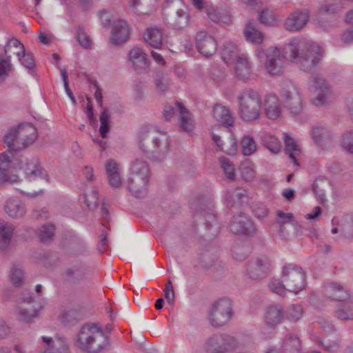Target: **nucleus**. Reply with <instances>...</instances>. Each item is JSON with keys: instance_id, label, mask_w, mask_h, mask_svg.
Wrapping results in <instances>:
<instances>
[{"instance_id": "50", "label": "nucleus", "mask_w": 353, "mask_h": 353, "mask_svg": "<svg viewBox=\"0 0 353 353\" xmlns=\"http://www.w3.org/2000/svg\"><path fill=\"white\" fill-rule=\"evenodd\" d=\"M53 343L51 350H46L39 353H70L68 345L65 339H59Z\"/></svg>"}, {"instance_id": "28", "label": "nucleus", "mask_w": 353, "mask_h": 353, "mask_svg": "<svg viewBox=\"0 0 353 353\" xmlns=\"http://www.w3.org/2000/svg\"><path fill=\"white\" fill-rule=\"evenodd\" d=\"M128 190L137 198L144 196L148 183V178H127L125 181Z\"/></svg>"}, {"instance_id": "57", "label": "nucleus", "mask_w": 353, "mask_h": 353, "mask_svg": "<svg viewBox=\"0 0 353 353\" xmlns=\"http://www.w3.org/2000/svg\"><path fill=\"white\" fill-rule=\"evenodd\" d=\"M337 318L341 320L353 319V305L347 304L336 312Z\"/></svg>"}, {"instance_id": "44", "label": "nucleus", "mask_w": 353, "mask_h": 353, "mask_svg": "<svg viewBox=\"0 0 353 353\" xmlns=\"http://www.w3.org/2000/svg\"><path fill=\"white\" fill-rule=\"evenodd\" d=\"M130 172L132 175L137 176H148L149 173L148 165L145 161L136 159L132 163Z\"/></svg>"}, {"instance_id": "60", "label": "nucleus", "mask_w": 353, "mask_h": 353, "mask_svg": "<svg viewBox=\"0 0 353 353\" xmlns=\"http://www.w3.org/2000/svg\"><path fill=\"white\" fill-rule=\"evenodd\" d=\"M248 248L236 245L232 249V255L236 261H243L248 256Z\"/></svg>"}, {"instance_id": "18", "label": "nucleus", "mask_w": 353, "mask_h": 353, "mask_svg": "<svg viewBox=\"0 0 353 353\" xmlns=\"http://www.w3.org/2000/svg\"><path fill=\"white\" fill-rule=\"evenodd\" d=\"M323 294L328 299L336 301H345L350 298L348 290L337 282H330L323 287Z\"/></svg>"}, {"instance_id": "17", "label": "nucleus", "mask_w": 353, "mask_h": 353, "mask_svg": "<svg viewBox=\"0 0 353 353\" xmlns=\"http://www.w3.org/2000/svg\"><path fill=\"white\" fill-rule=\"evenodd\" d=\"M312 137L316 144L323 150L330 149L334 141V135L328 128L323 126H314Z\"/></svg>"}, {"instance_id": "59", "label": "nucleus", "mask_w": 353, "mask_h": 353, "mask_svg": "<svg viewBox=\"0 0 353 353\" xmlns=\"http://www.w3.org/2000/svg\"><path fill=\"white\" fill-rule=\"evenodd\" d=\"M154 83L157 89L160 92H164L167 90L168 83L165 78V74L163 72L159 71L157 73L154 77Z\"/></svg>"}, {"instance_id": "29", "label": "nucleus", "mask_w": 353, "mask_h": 353, "mask_svg": "<svg viewBox=\"0 0 353 353\" xmlns=\"http://www.w3.org/2000/svg\"><path fill=\"white\" fill-rule=\"evenodd\" d=\"M265 115L270 119H276L281 114L280 103L275 94H268L264 101Z\"/></svg>"}, {"instance_id": "20", "label": "nucleus", "mask_w": 353, "mask_h": 353, "mask_svg": "<svg viewBox=\"0 0 353 353\" xmlns=\"http://www.w3.org/2000/svg\"><path fill=\"white\" fill-rule=\"evenodd\" d=\"M128 56L134 69L137 72H141L148 68L149 61L143 49L134 47L130 50Z\"/></svg>"}, {"instance_id": "64", "label": "nucleus", "mask_w": 353, "mask_h": 353, "mask_svg": "<svg viewBox=\"0 0 353 353\" xmlns=\"http://www.w3.org/2000/svg\"><path fill=\"white\" fill-rule=\"evenodd\" d=\"M327 173L331 175H339L342 174L343 166L337 161H330L326 165Z\"/></svg>"}, {"instance_id": "2", "label": "nucleus", "mask_w": 353, "mask_h": 353, "mask_svg": "<svg viewBox=\"0 0 353 353\" xmlns=\"http://www.w3.org/2000/svg\"><path fill=\"white\" fill-rule=\"evenodd\" d=\"M74 345L86 353H101L110 345L109 338L97 323L83 325L74 340Z\"/></svg>"}, {"instance_id": "49", "label": "nucleus", "mask_w": 353, "mask_h": 353, "mask_svg": "<svg viewBox=\"0 0 353 353\" xmlns=\"http://www.w3.org/2000/svg\"><path fill=\"white\" fill-rule=\"evenodd\" d=\"M84 199L88 208L94 210L98 206V193L96 190L85 189Z\"/></svg>"}, {"instance_id": "4", "label": "nucleus", "mask_w": 353, "mask_h": 353, "mask_svg": "<svg viewBox=\"0 0 353 353\" xmlns=\"http://www.w3.org/2000/svg\"><path fill=\"white\" fill-rule=\"evenodd\" d=\"M37 129L30 123L19 124L4 136V143L10 151H19L32 145L37 139Z\"/></svg>"}, {"instance_id": "38", "label": "nucleus", "mask_w": 353, "mask_h": 353, "mask_svg": "<svg viewBox=\"0 0 353 353\" xmlns=\"http://www.w3.org/2000/svg\"><path fill=\"white\" fill-rule=\"evenodd\" d=\"M180 112V127L185 132H190L193 130L194 124L190 113L179 103H176Z\"/></svg>"}, {"instance_id": "43", "label": "nucleus", "mask_w": 353, "mask_h": 353, "mask_svg": "<svg viewBox=\"0 0 353 353\" xmlns=\"http://www.w3.org/2000/svg\"><path fill=\"white\" fill-rule=\"evenodd\" d=\"M26 174L33 176L47 175L37 159H32L27 163Z\"/></svg>"}, {"instance_id": "10", "label": "nucleus", "mask_w": 353, "mask_h": 353, "mask_svg": "<svg viewBox=\"0 0 353 353\" xmlns=\"http://www.w3.org/2000/svg\"><path fill=\"white\" fill-rule=\"evenodd\" d=\"M42 307L41 303L37 301L30 294H23L18 301L17 319L22 322H31L37 316L39 311Z\"/></svg>"}, {"instance_id": "24", "label": "nucleus", "mask_w": 353, "mask_h": 353, "mask_svg": "<svg viewBox=\"0 0 353 353\" xmlns=\"http://www.w3.org/2000/svg\"><path fill=\"white\" fill-rule=\"evenodd\" d=\"M308 21V14L305 12L295 11L285 21L286 30L294 32L303 28Z\"/></svg>"}, {"instance_id": "52", "label": "nucleus", "mask_w": 353, "mask_h": 353, "mask_svg": "<svg viewBox=\"0 0 353 353\" xmlns=\"http://www.w3.org/2000/svg\"><path fill=\"white\" fill-rule=\"evenodd\" d=\"M12 65L10 61V58L6 56V59L0 57V81H3L8 76H9L12 71Z\"/></svg>"}, {"instance_id": "19", "label": "nucleus", "mask_w": 353, "mask_h": 353, "mask_svg": "<svg viewBox=\"0 0 353 353\" xmlns=\"http://www.w3.org/2000/svg\"><path fill=\"white\" fill-rule=\"evenodd\" d=\"M283 135L285 145L284 152L294 165L299 167V160L301 157V147L296 139L291 135L287 133H283Z\"/></svg>"}, {"instance_id": "32", "label": "nucleus", "mask_w": 353, "mask_h": 353, "mask_svg": "<svg viewBox=\"0 0 353 353\" xmlns=\"http://www.w3.org/2000/svg\"><path fill=\"white\" fill-rule=\"evenodd\" d=\"M14 228L10 223L0 219V250L7 251L10 245Z\"/></svg>"}, {"instance_id": "11", "label": "nucleus", "mask_w": 353, "mask_h": 353, "mask_svg": "<svg viewBox=\"0 0 353 353\" xmlns=\"http://www.w3.org/2000/svg\"><path fill=\"white\" fill-rule=\"evenodd\" d=\"M232 317L231 301L222 299L215 302L209 313V320L212 326L221 327L225 324Z\"/></svg>"}, {"instance_id": "33", "label": "nucleus", "mask_w": 353, "mask_h": 353, "mask_svg": "<svg viewBox=\"0 0 353 353\" xmlns=\"http://www.w3.org/2000/svg\"><path fill=\"white\" fill-rule=\"evenodd\" d=\"M212 117L216 121L225 126H231L234 123L230 110L219 104L213 107Z\"/></svg>"}, {"instance_id": "22", "label": "nucleus", "mask_w": 353, "mask_h": 353, "mask_svg": "<svg viewBox=\"0 0 353 353\" xmlns=\"http://www.w3.org/2000/svg\"><path fill=\"white\" fill-rule=\"evenodd\" d=\"M129 26L124 20H117L114 22L111 34V41L115 45L126 41L129 38Z\"/></svg>"}, {"instance_id": "58", "label": "nucleus", "mask_w": 353, "mask_h": 353, "mask_svg": "<svg viewBox=\"0 0 353 353\" xmlns=\"http://www.w3.org/2000/svg\"><path fill=\"white\" fill-rule=\"evenodd\" d=\"M76 38L81 47L85 49L91 48L92 42L89 36L80 27L77 28Z\"/></svg>"}, {"instance_id": "61", "label": "nucleus", "mask_w": 353, "mask_h": 353, "mask_svg": "<svg viewBox=\"0 0 353 353\" xmlns=\"http://www.w3.org/2000/svg\"><path fill=\"white\" fill-rule=\"evenodd\" d=\"M241 176H252L256 174L254 165L250 161L241 164Z\"/></svg>"}, {"instance_id": "12", "label": "nucleus", "mask_w": 353, "mask_h": 353, "mask_svg": "<svg viewBox=\"0 0 353 353\" xmlns=\"http://www.w3.org/2000/svg\"><path fill=\"white\" fill-rule=\"evenodd\" d=\"M272 270L270 260L265 256L252 259L247 265L246 272L252 279H261L269 275Z\"/></svg>"}, {"instance_id": "39", "label": "nucleus", "mask_w": 353, "mask_h": 353, "mask_svg": "<svg viewBox=\"0 0 353 353\" xmlns=\"http://www.w3.org/2000/svg\"><path fill=\"white\" fill-rule=\"evenodd\" d=\"M221 56L223 59L228 63L233 60H236L238 57H241V54H239V49L235 43L228 42L223 46Z\"/></svg>"}, {"instance_id": "30", "label": "nucleus", "mask_w": 353, "mask_h": 353, "mask_svg": "<svg viewBox=\"0 0 353 353\" xmlns=\"http://www.w3.org/2000/svg\"><path fill=\"white\" fill-rule=\"evenodd\" d=\"M234 74L236 77L243 81L250 79L251 75V65L246 55L241 54L236 60L234 67Z\"/></svg>"}, {"instance_id": "55", "label": "nucleus", "mask_w": 353, "mask_h": 353, "mask_svg": "<svg viewBox=\"0 0 353 353\" xmlns=\"http://www.w3.org/2000/svg\"><path fill=\"white\" fill-rule=\"evenodd\" d=\"M341 145L345 151L353 154V131H348L343 134Z\"/></svg>"}, {"instance_id": "14", "label": "nucleus", "mask_w": 353, "mask_h": 353, "mask_svg": "<svg viewBox=\"0 0 353 353\" xmlns=\"http://www.w3.org/2000/svg\"><path fill=\"white\" fill-rule=\"evenodd\" d=\"M12 48L18 50L14 51L13 54L17 56L19 61L25 68L30 70L34 68L35 64L33 57L30 54H26L24 46L15 38H12L7 41L4 47V54L10 58L8 54L12 52L11 48Z\"/></svg>"}, {"instance_id": "7", "label": "nucleus", "mask_w": 353, "mask_h": 353, "mask_svg": "<svg viewBox=\"0 0 353 353\" xmlns=\"http://www.w3.org/2000/svg\"><path fill=\"white\" fill-rule=\"evenodd\" d=\"M281 279L287 290L294 294L299 293L306 285L305 273L300 266L293 263L283 267Z\"/></svg>"}, {"instance_id": "8", "label": "nucleus", "mask_w": 353, "mask_h": 353, "mask_svg": "<svg viewBox=\"0 0 353 353\" xmlns=\"http://www.w3.org/2000/svg\"><path fill=\"white\" fill-rule=\"evenodd\" d=\"M310 90L313 93L312 103L318 107L327 105L331 99L332 90L329 83L320 75L311 77Z\"/></svg>"}, {"instance_id": "13", "label": "nucleus", "mask_w": 353, "mask_h": 353, "mask_svg": "<svg viewBox=\"0 0 353 353\" xmlns=\"http://www.w3.org/2000/svg\"><path fill=\"white\" fill-rule=\"evenodd\" d=\"M265 68L272 75H279L284 71L285 57L277 47H270L267 49Z\"/></svg>"}, {"instance_id": "31", "label": "nucleus", "mask_w": 353, "mask_h": 353, "mask_svg": "<svg viewBox=\"0 0 353 353\" xmlns=\"http://www.w3.org/2000/svg\"><path fill=\"white\" fill-rule=\"evenodd\" d=\"M86 277L84 266L80 263L72 265L65 272V278L70 283H78Z\"/></svg>"}, {"instance_id": "45", "label": "nucleus", "mask_w": 353, "mask_h": 353, "mask_svg": "<svg viewBox=\"0 0 353 353\" xmlns=\"http://www.w3.org/2000/svg\"><path fill=\"white\" fill-rule=\"evenodd\" d=\"M259 19L261 23L268 26H274L279 21L276 15L268 9L263 10L259 13Z\"/></svg>"}, {"instance_id": "6", "label": "nucleus", "mask_w": 353, "mask_h": 353, "mask_svg": "<svg viewBox=\"0 0 353 353\" xmlns=\"http://www.w3.org/2000/svg\"><path fill=\"white\" fill-rule=\"evenodd\" d=\"M283 108L292 115L299 114L303 110L300 88L292 81H285L281 90Z\"/></svg>"}, {"instance_id": "36", "label": "nucleus", "mask_w": 353, "mask_h": 353, "mask_svg": "<svg viewBox=\"0 0 353 353\" xmlns=\"http://www.w3.org/2000/svg\"><path fill=\"white\" fill-rule=\"evenodd\" d=\"M261 140L262 145L272 154H277L281 151V142L272 134L263 132L261 137Z\"/></svg>"}, {"instance_id": "40", "label": "nucleus", "mask_w": 353, "mask_h": 353, "mask_svg": "<svg viewBox=\"0 0 353 353\" xmlns=\"http://www.w3.org/2000/svg\"><path fill=\"white\" fill-rule=\"evenodd\" d=\"M207 14L212 21L221 25L228 24L231 21L230 17L225 12H221L213 8L208 10Z\"/></svg>"}, {"instance_id": "5", "label": "nucleus", "mask_w": 353, "mask_h": 353, "mask_svg": "<svg viewBox=\"0 0 353 353\" xmlns=\"http://www.w3.org/2000/svg\"><path fill=\"white\" fill-rule=\"evenodd\" d=\"M239 113L245 121H252L259 118L261 99L259 94L252 89L242 91L237 97Z\"/></svg>"}, {"instance_id": "23", "label": "nucleus", "mask_w": 353, "mask_h": 353, "mask_svg": "<svg viewBox=\"0 0 353 353\" xmlns=\"http://www.w3.org/2000/svg\"><path fill=\"white\" fill-rule=\"evenodd\" d=\"M212 137L217 147L228 155H234L237 151V144L233 135L230 134L223 139L219 134L212 132Z\"/></svg>"}, {"instance_id": "46", "label": "nucleus", "mask_w": 353, "mask_h": 353, "mask_svg": "<svg viewBox=\"0 0 353 353\" xmlns=\"http://www.w3.org/2000/svg\"><path fill=\"white\" fill-rule=\"evenodd\" d=\"M242 152L245 156H250L256 150V144L250 136H244L241 139Z\"/></svg>"}, {"instance_id": "62", "label": "nucleus", "mask_w": 353, "mask_h": 353, "mask_svg": "<svg viewBox=\"0 0 353 353\" xmlns=\"http://www.w3.org/2000/svg\"><path fill=\"white\" fill-rule=\"evenodd\" d=\"M278 216V223L279 224L280 231L283 232V225L287 223H290L294 218V215L292 213H285L281 210L277 211Z\"/></svg>"}, {"instance_id": "53", "label": "nucleus", "mask_w": 353, "mask_h": 353, "mask_svg": "<svg viewBox=\"0 0 353 353\" xmlns=\"http://www.w3.org/2000/svg\"><path fill=\"white\" fill-rule=\"evenodd\" d=\"M105 170L108 176H119L121 166L114 159H108L105 163Z\"/></svg>"}, {"instance_id": "51", "label": "nucleus", "mask_w": 353, "mask_h": 353, "mask_svg": "<svg viewBox=\"0 0 353 353\" xmlns=\"http://www.w3.org/2000/svg\"><path fill=\"white\" fill-rule=\"evenodd\" d=\"M303 310L300 305H291L287 312V319L292 321L296 322L303 316Z\"/></svg>"}, {"instance_id": "16", "label": "nucleus", "mask_w": 353, "mask_h": 353, "mask_svg": "<svg viewBox=\"0 0 353 353\" xmlns=\"http://www.w3.org/2000/svg\"><path fill=\"white\" fill-rule=\"evenodd\" d=\"M196 41L197 50L205 57L212 56L217 50L215 39L205 32H199L196 36Z\"/></svg>"}, {"instance_id": "41", "label": "nucleus", "mask_w": 353, "mask_h": 353, "mask_svg": "<svg viewBox=\"0 0 353 353\" xmlns=\"http://www.w3.org/2000/svg\"><path fill=\"white\" fill-rule=\"evenodd\" d=\"M226 200L228 205L232 207L236 204L239 206L248 201V196L242 192L228 190V194L226 195Z\"/></svg>"}, {"instance_id": "42", "label": "nucleus", "mask_w": 353, "mask_h": 353, "mask_svg": "<svg viewBox=\"0 0 353 353\" xmlns=\"http://www.w3.org/2000/svg\"><path fill=\"white\" fill-rule=\"evenodd\" d=\"M81 319V314L76 310L70 309L61 312L59 319L65 325H73Z\"/></svg>"}, {"instance_id": "27", "label": "nucleus", "mask_w": 353, "mask_h": 353, "mask_svg": "<svg viewBox=\"0 0 353 353\" xmlns=\"http://www.w3.org/2000/svg\"><path fill=\"white\" fill-rule=\"evenodd\" d=\"M284 316L283 307L280 305L269 306L265 313V325L271 329L281 323Z\"/></svg>"}, {"instance_id": "21", "label": "nucleus", "mask_w": 353, "mask_h": 353, "mask_svg": "<svg viewBox=\"0 0 353 353\" xmlns=\"http://www.w3.org/2000/svg\"><path fill=\"white\" fill-rule=\"evenodd\" d=\"M6 213L12 219L23 217L26 213V208L23 202L18 197L8 199L4 205Z\"/></svg>"}, {"instance_id": "47", "label": "nucleus", "mask_w": 353, "mask_h": 353, "mask_svg": "<svg viewBox=\"0 0 353 353\" xmlns=\"http://www.w3.org/2000/svg\"><path fill=\"white\" fill-rule=\"evenodd\" d=\"M100 128L99 132L103 138H106L107 134L110 130V115L106 108H104L101 112L100 117Z\"/></svg>"}, {"instance_id": "9", "label": "nucleus", "mask_w": 353, "mask_h": 353, "mask_svg": "<svg viewBox=\"0 0 353 353\" xmlns=\"http://www.w3.org/2000/svg\"><path fill=\"white\" fill-rule=\"evenodd\" d=\"M236 345V341L233 336L215 334L205 340L203 347L208 353H226L234 349Z\"/></svg>"}, {"instance_id": "26", "label": "nucleus", "mask_w": 353, "mask_h": 353, "mask_svg": "<svg viewBox=\"0 0 353 353\" xmlns=\"http://www.w3.org/2000/svg\"><path fill=\"white\" fill-rule=\"evenodd\" d=\"M190 15L186 8H179L169 15L168 23L174 29H182L190 24Z\"/></svg>"}, {"instance_id": "48", "label": "nucleus", "mask_w": 353, "mask_h": 353, "mask_svg": "<svg viewBox=\"0 0 353 353\" xmlns=\"http://www.w3.org/2000/svg\"><path fill=\"white\" fill-rule=\"evenodd\" d=\"M24 277V271L21 267L14 265L11 268L10 279L11 281L15 286L21 285L23 282Z\"/></svg>"}, {"instance_id": "15", "label": "nucleus", "mask_w": 353, "mask_h": 353, "mask_svg": "<svg viewBox=\"0 0 353 353\" xmlns=\"http://www.w3.org/2000/svg\"><path fill=\"white\" fill-rule=\"evenodd\" d=\"M230 230L234 234L245 236H252L256 232L252 221L241 212L232 217L230 223Z\"/></svg>"}, {"instance_id": "1", "label": "nucleus", "mask_w": 353, "mask_h": 353, "mask_svg": "<svg viewBox=\"0 0 353 353\" xmlns=\"http://www.w3.org/2000/svg\"><path fill=\"white\" fill-rule=\"evenodd\" d=\"M285 54L290 61L303 71L310 72L318 65L322 56V49L316 43L305 39H296L288 43Z\"/></svg>"}, {"instance_id": "34", "label": "nucleus", "mask_w": 353, "mask_h": 353, "mask_svg": "<svg viewBox=\"0 0 353 353\" xmlns=\"http://www.w3.org/2000/svg\"><path fill=\"white\" fill-rule=\"evenodd\" d=\"M281 348L283 353H300L301 341L296 335L288 334L283 338Z\"/></svg>"}, {"instance_id": "3", "label": "nucleus", "mask_w": 353, "mask_h": 353, "mask_svg": "<svg viewBox=\"0 0 353 353\" xmlns=\"http://www.w3.org/2000/svg\"><path fill=\"white\" fill-rule=\"evenodd\" d=\"M139 148L157 161L167 157L170 150V139L164 132L156 130H142L137 135Z\"/></svg>"}, {"instance_id": "56", "label": "nucleus", "mask_w": 353, "mask_h": 353, "mask_svg": "<svg viewBox=\"0 0 353 353\" xmlns=\"http://www.w3.org/2000/svg\"><path fill=\"white\" fill-rule=\"evenodd\" d=\"M269 288L272 292L280 296L284 295L285 294V290H287L281 279L280 280L272 278L269 283Z\"/></svg>"}, {"instance_id": "35", "label": "nucleus", "mask_w": 353, "mask_h": 353, "mask_svg": "<svg viewBox=\"0 0 353 353\" xmlns=\"http://www.w3.org/2000/svg\"><path fill=\"white\" fill-rule=\"evenodd\" d=\"M163 32L161 28H148L144 35V40L151 47L160 48L162 46Z\"/></svg>"}, {"instance_id": "63", "label": "nucleus", "mask_w": 353, "mask_h": 353, "mask_svg": "<svg viewBox=\"0 0 353 353\" xmlns=\"http://www.w3.org/2000/svg\"><path fill=\"white\" fill-rule=\"evenodd\" d=\"M61 75L62 80L63 81L64 88H65L67 95L69 97V98L72 101V103H73V105H76L77 101H76L75 97L73 95V94H72V91L70 90L69 85H68V73H67L66 69L62 68L61 70Z\"/></svg>"}, {"instance_id": "37", "label": "nucleus", "mask_w": 353, "mask_h": 353, "mask_svg": "<svg viewBox=\"0 0 353 353\" xmlns=\"http://www.w3.org/2000/svg\"><path fill=\"white\" fill-rule=\"evenodd\" d=\"M246 39L252 43H261L263 40V34L256 28L255 23L248 22L245 28Z\"/></svg>"}, {"instance_id": "25", "label": "nucleus", "mask_w": 353, "mask_h": 353, "mask_svg": "<svg viewBox=\"0 0 353 353\" xmlns=\"http://www.w3.org/2000/svg\"><path fill=\"white\" fill-rule=\"evenodd\" d=\"M18 183H21L22 185L21 188H15L17 190L31 196H35L37 194L36 191L34 192H29L30 186L34 185L36 183L35 178H26L25 181L21 180L19 178H14L13 179H11V178H0V188H3L9 185H14Z\"/></svg>"}, {"instance_id": "54", "label": "nucleus", "mask_w": 353, "mask_h": 353, "mask_svg": "<svg viewBox=\"0 0 353 353\" xmlns=\"http://www.w3.org/2000/svg\"><path fill=\"white\" fill-rule=\"evenodd\" d=\"M54 227L53 225L45 224L39 229V237L43 243L50 241L54 235Z\"/></svg>"}]
</instances>
